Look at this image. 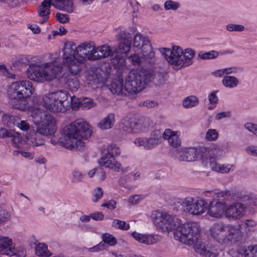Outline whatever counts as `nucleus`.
<instances>
[{"label":"nucleus","mask_w":257,"mask_h":257,"mask_svg":"<svg viewBox=\"0 0 257 257\" xmlns=\"http://www.w3.org/2000/svg\"><path fill=\"white\" fill-rule=\"evenodd\" d=\"M152 218L155 225L161 231L169 232L174 230L175 238L184 244H193L200 236V228L196 222L182 224L177 216L159 210L152 212Z\"/></svg>","instance_id":"nucleus-1"},{"label":"nucleus","mask_w":257,"mask_h":257,"mask_svg":"<svg viewBox=\"0 0 257 257\" xmlns=\"http://www.w3.org/2000/svg\"><path fill=\"white\" fill-rule=\"evenodd\" d=\"M91 135V131L88 124L83 119H77L67 126L63 138L56 134L55 138H51L50 142L53 145L60 143L66 148L83 149L84 143L82 140H86Z\"/></svg>","instance_id":"nucleus-2"},{"label":"nucleus","mask_w":257,"mask_h":257,"mask_svg":"<svg viewBox=\"0 0 257 257\" xmlns=\"http://www.w3.org/2000/svg\"><path fill=\"white\" fill-rule=\"evenodd\" d=\"M94 46L88 43H83L76 46L73 42H67L63 49L64 65H66L71 73L77 75L80 71L79 64L86 59L90 61V55L94 54Z\"/></svg>","instance_id":"nucleus-3"},{"label":"nucleus","mask_w":257,"mask_h":257,"mask_svg":"<svg viewBox=\"0 0 257 257\" xmlns=\"http://www.w3.org/2000/svg\"><path fill=\"white\" fill-rule=\"evenodd\" d=\"M159 51L164 56L172 68L176 70L192 65L193 58L195 55V52L192 49L186 48L183 50L182 47L177 45L173 46L171 49L161 48Z\"/></svg>","instance_id":"nucleus-4"},{"label":"nucleus","mask_w":257,"mask_h":257,"mask_svg":"<svg viewBox=\"0 0 257 257\" xmlns=\"http://www.w3.org/2000/svg\"><path fill=\"white\" fill-rule=\"evenodd\" d=\"M212 238L221 244L230 245L242 239V231L236 226L222 222L214 223L210 228Z\"/></svg>","instance_id":"nucleus-5"},{"label":"nucleus","mask_w":257,"mask_h":257,"mask_svg":"<svg viewBox=\"0 0 257 257\" xmlns=\"http://www.w3.org/2000/svg\"><path fill=\"white\" fill-rule=\"evenodd\" d=\"M179 132H174L171 129H166L163 134L159 130L151 132L150 138H138L135 140L134 143L138 147L143 146L146 150H151L161 144L162 137L168 140L169 144L174 147H178L181 144L179 138Z\"/></svg>","instance_id":"nucleus-6"},{"label":"nucleus","mask_w":257,"mask_h":257,"mask_svg":"<svg viewBox=\"0 0 257 257\" xmlns=\"http://www.w3.org/2000/svg\"><path fill=\"white\" fill-rule=\"evenodd\" d=\"M34 122L37 124L35 131L44 137L55 138L57 128L54 118L48 113L40 108L35 110L32 114Z\"/></svg>","instance_id":"nucleus-7"},{"label":"nucleus","mask_w":257,"mask_h":257,"mask_svg":"<svg viewBox=\"0 0 257 257\" xmlns=\"http://www.w3.org/2000/svg\"><path fill=\"white\" fill-rule=\"evenodd\" d=\"M152 78L150 70H132L125 78V89L129 94H136L142 91L146 84L152 81Z\"/></svg>","instance_id":"nucleus-8"},{"label":"nucleus","mask_w":257,"mask_h":257,"mask_svg":"<svg viewBox=\"0 0 257 257\" xmlns=\"http://www.w3.org/2000/svg\"><path fill=\"white\" fill-rule=\"evenodd\" d=\"M69 93L65 90H60L46 93L42 97V106L54 113L64 112L66 111L65 104L69 97Z\"/></svg>","instance_id":"nucleus-9"},{"label":"nucleus","mask_w":257,"mask_h":257,"mask_svg":"<svg viewBox=\"0 0 257 257\" xmlns=\"http://www.w3.org/2000/svg\"><path fill=\"white\" fill-rule=\"evenodd\" d=\"M32 82L22 80L12 83L8 91L11 100H22L31 96L33 90Z\"/></svg>","instance_id":"nucleus-10"},{"label":"nucleus","mask_w":257,"mask_h":257,"mask_svg":"<svg viewBox=\"0 0 257 257\" xmlns=\"http://www.w3.org/2000/svg\"><path fill=\"white\" fill-rule=\"evenodd\" d=\"M176 204L183 211L195 215L203 213L207 208V203L205 200H195L192 197L180 199Z\"/></svg>","instance_id":"nucleus-11"},{"label":"nucleus","mask_w":257,"mask_h":257,"mask_svg":"<svg viewBox=\"0 0 257 257\" xmlns=\"http://www.w3.org/2000/svg\"><path fill=\"white\" fill-rule=\"evenodd\" d=\"M151 124L148 117H142L136 120L134 118H125L121 120V130L128 133H138L147 132Z\"/></svg>","instance_id":"nucleus-12"},{"label":"nucleus","mask_w":257,"mask_h":257,"mask_svg":"<svg viewBox=\"0 0 257 257\" xmlns=\"http://www.w3.org/2000/svg\"><path fill=\"white\" fill-rule=\"evenodd\" d=\"M134 46L141 50V54L145 59H155V51L148 37L137 33L134 38Z\"/></svg>","instance_id":"nucleus-13"},{"label":"nucleus","mask_w":257,"mask_h":257,"mask_svg":"<svg viewBox=\"0 0 257 257\" xmlns=\"http://www.w3.org/2000/svg\"><path fill=\"white\" fill-rule=\"evenodd\" d=\"M206 147L185 148L179 152L178 159L180 161L192 162L207 157Z\"/></svg>","instance_id":"nucleus-14"},{"label":"nucleus","mask_w":257,"mask_h":257,"mask_svg":"<svg viewBox=\"0 0 257 257\" xmlns=\"http://www.w3.org/2000/svg\"><path fill=\"white\" fill-rule=\"evenodd\" d=\"M0 253L19 257H25L26 254L23 248H20L19 250L15 249L12 239L5 236H0Z\"/></svg>","instance_id":"nucleus-15"},{"label":"nucleus","mask_w":257,"mask_h":257,"mask_svg":"<svg viewBox=\"0 0 257 257\" xmlns=\"http://www.w3.org/2000/svg\"><path fill=\"white\" fill-rule=\"evenodd\" d=\"M246 207L242 203L235 202L227 206L225 211V216L230 221L241 219L245 214Z\"/></svg>","instance_id":"nucleus-16"},{"label":"nucleus","mask_w":257,"mask_h":257,"mask_svg":"<svg viewBox=\"0 0 257 257\" xmlns=\"http://www.w3.org/2000/svg\"><path fill=\"white\" fill-rule=\"evenodd\" d=\"M46 80H51L61 73L62 70V64L57 61H53L43 65Z\"/></svg>","instance_id":"nucleus-17"},{"label":"nucleus","mask_w":257,"mask_h":257,"mask_svg":"<svg viewBox=\"0 0 257 257\" xmlns=\"http://www.w3.org/2000/svg\"><path fill=\"white\" fill-rule=\"evenodd\" d=\"M225 206V201L214 199L213 201H210L208 214L211 217L219 218L224 211Z\"/></svg>","instance_id":"nucleus-18"},{"label":"nucleus","mask_w":257,"mask_h":257,"mask_svg":"<svg viewBox=\"0 0 257 257\" xmlns=\"http://www.w3.org/2000/svg\"><path fill=\"white\" fill-rule=\"evenodd\" d=\"M94 54L90 55V59L95 60H100L112 56L115 53L114 50H113L110 46L107 45H103L95 47L94 46Z\"/></svg>","instance_id":"nucleus-19"},{"label":"nucleus","mask_w":257,"mask_h":257,"mask_svg":"<svg viewBox=\"0 0 257 257\" xmlns=\"http://www.w3.org/2000/svg\"><path fill=\"white\" fill-rule=\"evenodd\" d=\"M27 74L28 77L35 81H41L45 79L43 65H32L28 68Z\"/></svg>","instance_id":"nucleus-20"},{"label":"nucleus","mask_w":257,"mask_h":257,"mask_svg":"<svg viewBox=\"0 0 257 257\" xmlns=\"http://www.w3.org/2000/svg\"><path fill=\"white\" fill-rule=\"evenodd\" d=\"M100 165L114 169L115 171L119 172L122 168L121 165L117 162L115 160H112L110 156L106 153L98 161Z\"/></svg>","instance_id":"nucleus-21"},{"label":"nucleus","mask_w":257,"mask_h":257,"mask_svg":"<svg viewBox=\"0 0 257 257\" xmlns=\"http://www.w3.org/2000/svg\"><path fill=\"white\" fill-rule=\"evenodd\" d=\"M110 90L113 94L124 96L129 94L125 89V84H123V80L121 79L117 80L112 83L110 85Z\"/></svg>","instance_id":"nucleus-22"},{"label":"nucleus","mask_w":257,"mask_h":257,"mask_svg":"<svg viewBox=\"0 0 257 257\" xmlns=\"http://www.w3.org/2000/svg\"><path fill=\"white\" fill-rule=\"evenodd\" d=\"M27 143L33 147H38L44 144L45 142L44 138L33 130V132L26 138Z\"/></svg>","instance_id":"nucleus-23"},{"label":"nucleus","mask_w":257,"mask_h":257,"mask_svg":"<svg viewBox=\"0 0 257 257\" xmlns=\"http://www.w3.org/2000/svg\"><path fill=\"white\" fill-rule=\"evenodd\" d=\"M132 236L139 242L148 245L156 243L158 238L157 236L144 235L136 232L132 233Z\"/></svg>","instance_id":"nucleus-24"},{"label":"nucleus","mask_w":257,"mask_h":257,"mask_svg":"<svg viewBox=\"0 0 257 257\" xmlns=\"http://www.w3.org/2000/svg\"><path fill=\"white\" fill-rule=\"evenodd\" d=\"M52 4L51 3V0H44L41 4V5L38 7V12L40 17H44L41 23L46 22L48 19V16L50 13V7Z\"/></svg>","instance_id":"nucleus-25"},{"label":"nucleus","mask_w":257,"mask_h":257,"mask_svg":"<svg viewBox=\"0 0 257 257\" xmlns=\"http://www.w3.org/2000/svg\"><path fill=\"white\" fill-rule=\"evenodd\" d=\"M113 113H109L98 123V126L101 130H107L111 128L115 121Z\"/></svg>","instance_id":"nucleus-26"},{"label":"nucleus","mask_w":257,"mask_h":257,"mask_svg":"<svg viewBox=\"0 0 257 257\" xmlns=\"http://www.w3.org/2000/svg\"><path fill=\"white\" fill-rule=\"evenodd\" d=\"M52 6L68 13H72L74 10L73 4L71 0H61L57 3L52 4Z\"/></svg>","instance_id":"nucleus-27"},{"label":"nucleus","mask_w":257,"mask_h":257,"mask_svg":"<svg viewBox=\"0 0 257 257\" xmlns=\"http://www.w3.org/2000/svg\"><path fill=\"white\" fill-rule=\"evenodd\" d=\"M131 61L132 64L134 65L140 66L143 64L151 63L152 61H153L155 59H145L144 58L143 55L140 54L139 55L138 54H134L132 55L128 58Z\"/></svg>","instance_id":"nucleus-28"},{"label":"nucleus","mask_w":257,"mask_h":257,"mask_svg":"<svg viewBox=\"0 0 257 257\" xmlns=\"http://www.w3.org/2000/svg\"><path fill=\"white\" fill-rule=\"evenodd\" d=\"M8 137L11 138V142L15 147L17 148L21 147V146L25 143V141L22 138L20 134L16 132L13 130H10L8 134Z\"/></svg>","instance_id":"nucleus-29"},{"label":"nucleus","mask_w":257,"mask_h":257,"mask_svg":"<svg viewBox=\"0 0 257 257\" xmlns=\"http://www.w3.org/2000/svg\"><path fill=\"white\" fill-rule=\"evenodd\" d=\"M222 83L223 86L228 88H234L239 84V80L237 77L232 75H225L224 76Z\"/></svg>","instance_id":"nucleus-30"},{"label":"nucleus","mask_w":257,"mask_h":257,"mask_svg":"<svg viewBox=\"0 0 257 257\" xmlns=\"http://www.w3.org/2000/svg\"><path fill=\"white\" fill-rule=\"evenodd\" d=\"M210 166L213 171L223 174L229 173L231 169L230 165H221L217 164L213 161H210Z\"/></svg>","instance_id":"nucleus-31"},{"label":"nucleus","mask_w":257,"mask_h":257,"mask_svg":"<svg viewBox=\"0 0 257 257\" xmlns=\"http://www.w3.org/2000/svg\"><path fill=\"white\" fill-rule=\"evenodd\" d=\"M199 237L197 238V240L196 242L193 244H195V250L196 252H198L200 254L203 255L206 257H216V253L215 252H212L211 250L209 249H207L204 245L198 244V239Z\"/></svg>","instance_id":"nucleus-32"},{"label":"nucleus","mask_w":257,"mask_h":257,"mask_svg":"<svg viewBox=\"0 0 257 257\" xmlns=\"http://www.w3.org/2000/svg\"><path fill=\"white\" fill-rule=\"evenodd\" d=\"M111 63L115 69H122L125 65V61L121 54H116L115 56L111 59Z\"/></svg>","instance_id":"nucleus-33"},{"label":"nucleus","mask_w":257,"mask_h":257,"mask_svg":"<svg viewBox=\"0 0 257 257\" xmlns=\"http://www.w3.org/2000/svg\"><path fill=\"white\" fill-rule=\"evenodd\" d=\"M35 252L38 256L47 257L51 255V253L48 249L47 245L44 243H39L36 245Z\"/></svg>","instance_id":"nucleus-34"},{"label":"nucleus","mask_w":257,"mask_h":257,"mask_svg":"<svg viewBox=\"0 0 257 257\" xmlns=\"http://www.w3.org/2000/svg\"><path fill=\"white\" fill-rule=\"evenodd\" d=\"M198 98L195 95H190L185 97L183 101V106L186 108L195 107L199 104Z\"/></svg>","instance_id":"nucleus-35"},{"label":"nucleus","mask_w":257,"mask_h":257,"mask_svg":"<svg viewBox=\"0 0 257 257\" xmlns=\"http://www.w3.org/2000/svg\"><path fill=\"white\" fill-rule=\"evenodd\" d=\"M207 150L206 152V154L207 157L206 158H204L205 159H207L208 157L210 158V161H212V158H213V160L214 161V157H217L218 156H220L222 155L223 150L222 149L218 146H214L211 148H207Z\"/></svg>","instance_id":"nucleus-36"},{"label":"nucleus","mask_w":257,"mask_h":257,"mask_svg":"<svg viewBox=\"0 0 257 257\" xmlns=\"http://www.w3.org/2000/svg\"><path fill=\"white\" fill-rule=\"evenodd\" d=\"M152 75V80L154 81L155 83L161 84L164 83L168 78L167 73L165 72H151Z\"/></svg>","instance_id":"nucleus-37"},{"label":"nucleus","mask_w":257,"mask_h":257,"mask_svg":"<svg viewBox=\"0 0 257 257\" xmlns=\"http://www.w3.org/2000/svg\"><path fill=\"white\" fill-rule=\"evenodd\" d=\"M131 42H119L117 47L114 49L115 54H126L131 48Z\"/></svg>","instance_id":"nucleus-38"},{"label":"nucleus","mask_w":257,"mask_h":257,"mask_svg":"<svg viewBox=\"0 0 257 257\" xmlns=\"http://www.w3.org/2000/svg\"><path fill=\"white\" fill-rule=\"evenodd\" d=\"M180 3L177 1L173 0H167L164 4V9L166 11H176L180 8Z\"/></svg>","instance_id":"nucleus-39"},{"label":"nucleus","mask_w":257,"mask_h":257,"mask_svg":"<svg viewBox=\"0 0 257 257\" xmlns=\"http://www.w3.org/2000/svg\"><path fill=\"white\" fill-rule=\"evenodd\" d=\"M95 105V103L91 98L87 97L81 98L80 106L84 110L89 109Z\"/></svg>","instance_id":"nucleus-40"},{"label":"nucleus","mask_w":257,"mask_h":257,"mask_svg":"<svg viewBox=\"0 0 257 257\" xmlns=\"http://www.w3.org/2000/svg\"><path fill=\"white\" fill-rule=\"evenodd\" d=\"M107 153L112 160H115V156H117L120 154V149L116 145L111 144L107 147Z\"/></svg>","instance_id":"nucleus-41"},{"label":"nucleus","mask_w":257,"mask_h":257,"mask_svg":"<svg viewBox=\"0 0 257 257\" xmlns=\"http://www.w3.org/2000/svg\"><path fill=\"white\" fill-rule=\"evenodd\" d=\"M102 243H104L106 245L112 246L116 243V238L111 234L107 233H104L102 235Z\"/></svg>","instance_id":"nucleus-42"},{"label":"nucleus","mask_w":257,"mask_h":257,"mask_svg":"<svg viewBox=\"0 0 257 257\" xmlns=\"http://www.w3.org/2000/svg\"><path fill=\"white\" fill-rule=\"evenodd\" d=\"M218 56V53L214 50L205 53L200 52L198 55L199 57L204 60L214 59L217 58Z\"/></svg>","instance_id":"nucleus-43"},{"label":"nucleus","mask_w":257,"mask_h":257,"mask_svg":"<svg viewBox=\"0 0 257 257\" xmlns=\"http://www.w3.org/2000/svg\"><path fill=\"white\" fill-rule=\"evenodd\" d=\"M11 218V213L0 205V223L8 221Z\"/></svg>","instance_id":"nucleus-44"},{"label":"nucleus","mask_w":257,"mask_h":257,"mask_svg":"<svg viewBox=\"0 0 257 257\" xmlns=\"http://www.w3.org/2000/svg\"><path fill=\"white\" fill-rule=\"evenodd\" d=\"M112 225L116 228L124 230H127L130 228L129 224L118 219H114L112 222Z\"/></svg>","instance_id":"nucleus-45"},{"label":"nucleus","mask_w":257,"mask_h":257,"mask_svg":"<svg viewBox=\"0 0 257 257\" xmlns=\"http://www.w3.org/2000/svg\"><path fill=\"white\" fill-rule=\"evenodd\" d=\"M225 75H229L231 74H239L243 72L244 69L242 67L232 66L225 68Z\"/></svg>","instance_id":"nucleus-46"},{"label":"nucleus","mask_w":257,"mask_h":257,"mask_svg":"<svg viewBox=\"0 0 257 257\" xmlns=\"http://www.w3.org/2000/svg\"><path fill=\"white\" fill-rule=\"evenodd\" d=\"M67 82L69 88L72 91L76 90L79 87V81L76 77L73 76V77H71L70 76L68 78Z\"/></svg>","instance_id":"nucleus-47"},{"label":"nucleus","mask_w":257,"mask_h":257,"mask_svg":"<svg viewBox=\"0 0 257 257\" xmlns=\"http://www.w3.org/2000/svg\"><path fill=\"white\" fill-rule=\"evenodd\" d=\"M226 29L229 32H242L245 28L242 25L230 23L226 25Z\"/></svg>","instance_id":"nucleus-48"},{"label":"nucleus","mask_w":257,"mask_h":257,"mask_svg":"<svg viewBox=\"0 0 257 257\" xmlns=\"http://www.w3.org/2000/svg\"><path fill=\"white\" fill-rule=\"evenodd\" d=\"M218 137V133L215 129H209L206 133L205 138L208 141H215L217 139Z\"/></svg>","instance_id":"nucleus-49"},{"label":"nucleus","mask_w":257,"mask_h":257,"mask_svg":"<svg viewBox=\"0 0 257 257\" xmlns=\"http://www.w3.org/2000/svg\"><path fill=\"white\" fill-rule=\"evenodd\" d=\"M70 100V102L68 101L66 103V105H68V104H71L72 108H77L81 104V98H78L74 96H69Z\"/></svg>","instance_id":"nucleus-50"},{"label":"nucleus","mask_w":257,"mask_h":257,"mask_svg":"<svg viewBox=\"0 0 257 257\" xmlns=\"http://www.w3.org/2000/svg\"><path fill=\"white\" fill-rule=\"evenodd\" d=\"M119 42H128L132 43V37L130 33L126 31H121L119 33Z\"/></svg>","instance_id":"nucleus-51"},{"label":"nucleus","mask_w":257,"mask_h":257,"mask_svg":"<svg viewBox=\"0 0 257 257\" xmlns=\"http://www.w3.org/2000/svg\"><path fill=\"white\" fill-rule=\"evenodd\" d=\"M103 192L101 188L98 187L93 190V201L97 202L100 199L103 195Z\"/></svg>","instance_id":"nucleus-52"},{"label":"nucleus","mask_w":257,"mask_h":257,"mask_svg":"<svg viewBox=\"0 0 257 257\" xmlns=\"http://www.w3.org/2000/svg\"><path fill=\"white\" fill-rule=\"evenodd\" d=\"M72 181L73 182H78L81 181L83 175L80 171L74 170L72 173Z\"/></svg>","instance_id":"nucleus-53"},{"label":"nucleus","mask_w":257,"mask_h":257,"mask_svg":"<svg viewBox=\"0 0 257 257\" xmlns=\"http://www.w3.org/2000/svg\"><path fill=\"white\" fill-rule=\"evenodd\" d=\"M244 128L248 131L252 133L255 135H257V125L250 122L245 123Z\"/></svg>","instance_id":"nucleus-54"},{"label":"nucleus","mask_w":257,"mask_h":257,"mask_svg":"<svg viewBox=\"0 0 257 257\" xmlns=\"http://www.w3.org/2000/svg\"><path fill=\"white\" fill-rule=\"evenodd\" d=\"M231 116V112L229 111H222L216 114L215 119L219 120L225 117H229Z\"/></svg>","instance_id":"nucleus-55"},{"label":"nucleus","mask_w":257,"mask_h":257,"mask_svg":"<svg viewBox=\"0 0 257 257\" xmlns=\"http://www.w3.org/2000/svg\"><path fill=\"white\" fill-rule=\"evenodd\" d=\"M16 126L22 131H28L30 128V125L26 121L21 120L20 122H17Z\"/></svg>","instance_id":"nucleus-56"},{"label":"nucleus","mask_w":257,"mask_h":257,"mask_svg":"<svg viewBox=\"0 0 257 257\" xmlns=\"http://www.w3.org/2000/svg\"><path fill=\"white\" fill-rule=\"evenodd\" d=\"M57 20L61 23H65L69 21L68 16L67 15L63 14L61 13L56 14Z\"/></svg>","instance_id":"nucleus-57"},{"label":"nucleus","mask_w":257,"mask_h":257,"mask_svg":"<svg viewBox=\"0 0 257 257\" xmlns=\"http://www.w3.org/2000/svg\"><path fill=\"white\" fill-rule=\"evenodd\" d=\"M131 176L132 174H128L120 178L119 179V185L125 188L128 187L126 182L130 179Z\"/></svg>","instance_id":"nucleus-58"},{"label":"nucleus","mask_w":257,"mask_h":257,"mask_svg":"<svg viewBox=\"0 0 257 257\" xmlns=\"http://www.w3.org/2000/svg\"><path fill=\"white\" fill-rule=\"evenodd\" d=\"M245 150L249 155L257 157V146H248L246 148Z\"/></svg>","instance_id":"nucleus-59"},{"label":"nucleus","mask_w":257,"mask_h":257,"mask_svg":"<svg viewBox=\"0 0 257 257\" xmlns=\"http://www.w3.org/2000/svg\"><path fill=\"white\" fill-rule=\"evenodd\" d=\"M217 91H213L210 93L208 96L209 101L211 104H215L218 101V97L216 96Z\"/></svg>","instance_id":"nucleus-60"},{"label":"nucleus","mask_w":257,"mask_h":257,"mask_svg":"<svg viewBox=\"0 0 257 257\" xmlns=\"http://www.w3.org/2000/svg\"><path fill=\"white\" fill-rule=\"evenodd\" d=\"M116 203L113 200H111L102 204V206L106 207L109 209L113 210L116 208Z\"/></svg>","instance_id":"nucleus-61"},{"label":"nucleus","mask_w":257,"mask_h":257,"mask_svg":"<svg viewBox=\"0 0 257 257\" xmlns=\"http://www.w3.org/2000/svg\"><path fill=\"white\" fill-rule=\"evenodd\" d=\"M245 257H257V247H252L248 252L245 253Z\"/></svg>","instance_id":"nucleus-62"},{"label":"nucleus","mask_w":257,"mask_h":257,"mask_svg":"<svg viewBox=\"0 0 257 257\" xmlns=\"http://www.w3.org/2000/svg\"><path fill=\"white\" fill-rule=\"evenodd\" d=\"M91 217L95 220H101L103 218L104 215L101 212H97L91 214Z\"/></svg>","instance_id":"nucleus-63"},{"label":"nucleus","mask_w":257,"mask_h":257,"mask_svg":"<svg viewBox=\"0 0 257 257\" xmlns=\"http://www.w3.org/2000/svg\"><path fill=\"white\" fill-rule=\"evenodd\" d=\"M158 104L157 102L153 100H146L143 103V105L147 106L148 107H154L157 106Z\"/></svg>","instance_id":"nucleus-64"}]
</instances>
